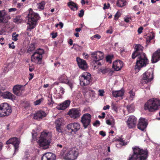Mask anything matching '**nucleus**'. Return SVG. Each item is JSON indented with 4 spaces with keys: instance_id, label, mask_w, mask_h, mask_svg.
Segmentation results:
<instances>
[{
    "instance_id": "nucleus-1",
    "label": "nucleus",
    "mask_w": 160,
    "mask_h": 160,
    "mask_svg": "<svg viewBox=\"0 0 160 160\" xmlns=\"http://www.w3.org/2000/svg\"><path fill=\"white\" fill-rule=\"evenodd\" d=\"M133 153L130 156L128 160H146L148 156L147 150H143L138 147L132 148Z\"/></svg>"
},
{
    "instance_id": "nucleus-2",
    "label": "nucleus",
    "mask_w": 160,
    "mask_h": 160,
    "mask_svg": "<svg viewBox=\"0 0 160 160\" xmlns=\"http://www.w3.org/2000/svg\"><path fill=\"white\" fill-rule=\"evenodd\" d=\"M67 148H63L61 152H60L59 157L60 158H63L66 160H73L76 159L78 154V150L76 147L70 148L66 152Z\"/></svg>"
},
{
    "instance_id": "nucleus-3",
    "label": "nucleus",
    "mask_w": 160,
    "mask_h": 160,
    "mask_svg": "<svg viewBox=\"0 0 160 160\" xmlns=\"http://www.w3.org/2000/svg\"><path fill=\"white\" fill-rule=\"evenodd\" d=\"M52 137V135L51 133L46 132L43 131L41 132L38 141L39 146L44 149L48 148L51 142Z\"/></svg>"
},
{
    "instance_id": "nucleus-4",
    "label": "nucleus",
    "mask_w": 160,
    "mask_h": 160,
    "mask_svg": "<svg viewBox=\"0 0 160 160\" xmlns=\"http://www.w3.org/2000/svg\"><path fill=\"white\" fill-rule=\"evenodd\" d=\"M28 26L27 27V30L31 31L35 28L38 23V21L40 18L38 14L34 12L30 8L28 15Z\"/></svg>"
},
{
    "instance_id": "nucleus-5",
    "label": "nucleus",
    "mask_w": 160,
    "mask_h": 160,
    "mask_svg": "<svg viewBox=\"0 0 160 160\" xmlns=\"http://www.w3.org/2000/svg\"><path fill=\"white\" fill-rule=\"evenodd\" d=\"M160 108V100L158 98H153L148 100L144 104L145 110L153 112Z\"/></svg>"
},
{
    "instance_id": "nucleus-6",
    "label": "nucleus",
    "mask_w": 160,
    "mask_h": 160,
    "mask_svg": "<svg viewBox=\"0 0 160 160\" xmlns=\"http://www.w3.org/2000/svg\"><path fill=\"white\" fill-rule=\"evenodd\" d=\"M79 79L80 85L82 87L92 84L94 81V79L92 77L91 74L87 72L80 76Z\"/></svg>"
},
{
    "instance_id": "nucleus-7",
    "label": "nucleus",
    "mask_w": 160,
    "mask_h": 160,
    "mask_svg": "<svg viewBox=\"0 0 160 160\" xmlns=\"http://www.w3.org/2000/svg\"><path fill=\"white\" fill-rule=\"evenodd\" d=\"M91 57L93 61V66L94 69L98 68L99 66L101 65L99 61L102 60L104 58V54L100 51L94 52H92Z\"/></svg>"
},
{
    "instance_id": "nucleus-8",
    "label": "nucleus",
    "mask_w": 160,
    "mask_h": 160,
    "mask_svg": "<svg viewBox=\"0 0 160 160\" xmlns=\"http://www.w3.org/2000/svg\"><path fill=\"white\" fill-rule=\"evenodd\" d=\"M44 53V49L40 48L37 49L31 56V61L38 64H41L42 63V55Z\"/></svg>"
},
{
    "instance_id": "nucleus-9",
    "label": "nucleus",
    "mask_w": 160,
    "mask_h": 160,
    "mask_svg": "<svg viewBox=\"0 0 160 160\" xmlns=\"http://www.w3.org/2000/svg\"><path fill=\"white\" fill-rule=\"evenodd\" d=\"M137 57L138 59L135 68L136 69L140 70L141 68L146 66L148 64L149 61L145 53H142Z\"/></svg>"
},
{
    "instance_id": "nucleus-10",
    "label": "nucleus",
    "mask_w": 160,
    "mask_h": 160,
    "mask_svg": "<svg viewBox=\"0 0 160 160\" xmlns=\"http://www.w3.org/2000/svg\"><path fill=\"white\" fill-rule=\"evenodd\" d=\"M11 107L7 103L0 104V117H3L9 115L12 112Z\"/></svg>"
},
{
    "instance_id": "nucleus-11",
    "label": "nucleus",
    "mask_w": 160,
    "mask_h": 160,
    "mask_svg": "<svg viewBox=\"0 0 160 160\" xmlns=\"http://www.w3.org/2000/svg\"><path fill=\"white\" fill-rule=\"evenodd\" d=\"M153 78V73L151 70H148L143 74L141 83L144 84L150 82Z\"/></svg>"
},
{
    "instance_id": "nucleus-12",
    "label": "nucleus",
    "mask_w": 160,
    "mask_h": 160,
    "mask_svg": "<svg viewBox=\"0 0 160 160\" xmlns=\"http://www.w3.org/2000/svg\"><path fill=\"white\" fill-rule=\"evenodd\" d=\"M91 119V116L90 114L85 113L82 116L81 121L85 129L90 126Z\"/></svg>"
},
{
    "instance_id": "nucleus-13",
    "label": "nucleus",
    "mask_w": 160,
    "mask_h": 160,
    "mask_svg": "<svg viewBox=\"0 0 160 160\" xmlns=\"http://www.w3.org/2000/svg\"><path fill=\"white\" fill-rule=\"evenodd\" d=\"M20 143V140L16 137H13L10 138L7 141L6 144L7 145L9 144H12L14 147L15 152H16L18 151L19 145Z\"/></svg>"
},
{
    "instance_id": "nucleus-14",
    "label": "nucleus",
    "mask_w": 160,
    "mask_h": 160,
    "mask_svg": "<svg viewBox=\"0 0 160 160\" xmlns=\"http://www.w3.org/2000/svg\"><path fill=\"white\" fill-rule=\"evenodd\" d=\"M134 49L135 51L132 53V58L133 59H134L138 56H140L142 53H144L143 52V47L140 44L136 45Z\"/></svg>"
},
{
    "instance_id": "nucleus-15",
    "label": "nucleus",
    "mask_w": 160,
    "mask_h": 160,
    "mask_svg": "<svg viewBox=\"0 0 160 160\" xmlns=\"http://www.w3.org/2000/svg\"><path fill=\"white\" fill-rule=\"evenodd\" d=\"M69 116L73 119H76L80 117L81 110L79 108H73L71 109L68 112Z\"/></svg>"
},
{
    "instance_id": "nucleus-16",
    "label": "nucleus",
    "mask_w": 160,
    "mask_h": 160,
    "mask_svg": "<svg viewBox=\"0 0 160 160\" xmlns=\"http://www.w3.org/2000/svg\"><path fill=\"white\" fill-rule=\"evenodd\" d=\"M137 119L134 116H130L127 121V125L129 128L131 129L135 127L137 122Z\"/></svg>"
},
{
    "instance_id": "nucleus-17",
    "label": "nucleus",
    "mask_w": 160,
    "mask_h": 160,
    "mask_svg": "<svg viewBox=\"0 0 160 160\" xmlns=\"http://www.w3.org/2000/svg\"><path fill=\"white\" fill-rule=\"evenodd\" d=\"M148 124L147 121L145 118H141L139 119L137 128L140 130H144L147 127Z\"/></svg>"
},
{
    "instance_id": "nucleus-18",
    "label": "nucleus",
    "mask_w": 160,
    "mask_h": 160,
    "mask_svg": "<svg viewBox=\"0 0 160 160\" xmlns=\"http://www.w3.org/2000/svg\"><path fill=\"white\" fill-rule=\"evenodd\" d=\"M79 67L82 70H86L88 68V64L85 60L77 57L76 59Z\"/></svg>"
},
{
    "instance_id": "nucleus-19",
    "label": "nucleus",
    "mask_w": 160,
    "mask_h": 160,
    "mask_svg": "<svg viewBox=\"0 0 160 160\" xmlns=\"http://www.w3.org/2000/svg\"><path fill=\"white\" fill-rule=\"evenodd\" d=\"M123 66V63L122 61L117 60L113 62L112 66V68L115 71L120 70Z\"/></svg>"
},
{
    "instance_id": "nucleus-20",
    "label": "nucleus",
    "mask_w": 160,
    "mask_h": 160,
    "mask_svg": "<svg viewBox=\"0 0 160 160\" xmlns=\"http://www.w3.org/2000/svg\"><path fill=\"white\" fill-rule=\"evenodd\" d=\"M47 115L45 111L40 110L38 111L34 114L33 118L39 121L42 118L46 117Z\"/></svg>"
},
{
    "instance_id": "nucleus-21",
    "label": "nucleus",
    "mask_w": 160,
    "mask_h": 160,
    "mask_svg": "<svg viewBox=\"0 0 160 160\" xmlns=\"http://www.w3.org/2000/svg\"><path fill=\"white\" fill-rule=\"evenodd\" d=\"M159 60H160V49H158L152 54L151 62L152 63H155Z\"/></svg>"
},
{
    "instance_id": "nucleus-22",
    "label": "nucleus",
    "mask_w": 160,
    "mask_h": 160,
    "mask_svg": "<svg viewBox=\"0 0 160 160\" xmlns=\"http://www.w3.org/2000/svg\"><path fill=\"white\" fill-rule=\"evenodd\" d=\"M22 85H17L13 88V93L18 96H20L22 94L23 89Z\"/></svg>"
},
{
    "instance_id": "nucleus-23",
    "label": "nucleus",
    "mask_w": 160,
    "mask_h": 160,
    "mask_svg": "<svg viewBox=\"0 0 160 160\" xmlns=\"http://www.w3.org/2000/svg\"><path fill=\"white\" fill-rule=\"evenodd\" d=\"M80 127V124L76 122L71 123L67 126V128L71 130H79Z\"/></svg>"
},
{
    "instance_id": "nucleus-24",
    "label": "nucleus",
    "mask_w": 160,
    "mask_h": 160,
    "mask_svg": "<svg viewBox=\"0 0 160 160\" xmlns=\"http://www.w3.org/2000/svg\"><path fill=\"white\" fill-rule=\"evenodd\" d=\"M55 156L52 153H46L44 154L42 157V160H54Z\"/></svg>"
},
{
    "instance_id": "nucleus-25",
    "label": "nucleus",
    "mask_w": 160,
    "mask_h": 160,
    "mask_svg": "<svg viewBox=\"0 0 160 160\" xmlns=\"http://www.w3.org/2000/svg\"><path fill=\"white\" fill-rule=\"evenodd\" d=\"M57 130H61L62 126L64 124L63 119L61 118L57 119L55 122Z\"/></svg>"
},
{
    "instance_id": "nucleus-26",
    "label": "nucleus",
    "mask_w": 160,
    "mask_h": 160,
    "mask_svg": "<svg viewBox=\"0 0 160 160\" xmlns=\"http://www.w3.org/2000/svg\"><path fill=\"white\" fill-rule=\"evenodd\" d=\"M2 97L4 99L11 100L14 99L15 98L14 95L9 92H2Z\"/></svg>"
},
{
    "instance_id": "nucleus-27",
    "label": "nucleus",
    "mask_w": 160,
    "mask_h": 160,
    "mask_svg": "<svg viewBox=\"0 0 160 160\" xmlns=\"http://www.w3.org/2000/svg\"><path fill=\"white\" fill-rule=\"evenodd\" d=\"M71 101L69 100L65 101L59 105V109L60 110H64L68 107L70 105Z\"/></svg>"
},
{
    "instance_id": "nucleus-28",
    "label": "nucleus",
    "mask_w": 160,
    "mask_h": 160,
    "mask_svg": "<svg viewBox=\"0 0 160 160\" xmlns=\"http://www.w3.org/2000/svg\"><path fill=\"white\" fill-rule=\"evenodd\" d=\"M124 92L123 90L119 91H113L112 94L114 97L117 98L118 97H122L124 95Z\"/></svg>"
},
{
    "instance_id": "nucleus-29",
    "label": "nucleus",
    "mask_w": 160,
    "mask_h": 160,
    "mask_svg": "<svg viewBox=\"0 0 160 160\" xmlns=\"http://www.w3.org/2000/svg\"><path fill=\"white\" fill-rule=\"evenodd\" d=\"M68 7L70 8L71 9L74 11V8L76 9V10H77L78 8V6L77 3H75L72 1H70L67 3Z\"/></svg>"
},
{
    "instance_id": "nucleus-30",
    "label": "nucleus",
    "mask_w": 160,
    "mask_h": 160,
    "mask_svg": "<svg viewBox=\"0 0 160 160\" xmlns=\"http://www.w3.org/2000/svg\"><path fill=\"white\" fill-rule=\"evenodd\" d=\"M127 4L126 0H117L116 5L117 6L120 8H122L125 6Z\"/></svg>"
},
{
    "instance_id": "nucleus-31",
    "label": "nucleus",
    "mask_w": 160,
    "mask_h": 160,
    "mask_svg": "<svg viewBox=\"0 0 160 160\" xmlns=\"http://www.w3.org/2000/svg\"><path fill=\"white\" fill-rule=\"evenodd\" d=\"M47 100L48 101L47 104L50 107H52L53 104L54 103V101L52 100V96L50 95L47 97Z\"/></svg>"
},
{
    "instance_id": "nucleus-32",
    "label": "nucleus",
    "mask_w": 160,
    "mask_h": 160,
    "mask_svg": "<svg viewBox=\"0 0 160 160\" xmlns=\"http://www.w3.org/2000/svg\"><path fill=\"white\" fill-rule=\"evenodd\" d=\"M45 5V2L44 1H43L37 4V7L38 8L43 10L44 8Z\"/></svg>"
},
{
    "instance_id": "nucleus-33",
    "label": "nucleus",
    "mask_w": 160,
    "mask_h": 160,
    "mask_svg": "<svg viewBox=\"0 0 160 160\" xmlns=\"http://www.w3.org/2000/svg\"><path fill=\"white\" fill-rule=\"evenodd\" d=\"M127 108L128 112L129 113L132 112L134 111V108L133 105H132L130 104L128 105Z\"/></svg>"
},
{
    "instance_id": "nucleus-34",
    "label": "nucleus",
    "mask_w": 160,
    "mask_h": 160,
    "mask_svg": "<svg viewBox=\"0 0 160 160\" xmlns=\"http://www.w3.org/2000/svg\"><path fill=\"white\" fill-rule=\"evenodd\" d=\"M113 55H108L106 57V60L107 62L111 63L112 62V59L113 58Z\"/></svg>"
},
{
    "instance_id": "nucleus-35",
    "label": "nucleus",
    "mask_w": 160,
    "mask_h": 160,
    "mask_svg": "<svg viewBox=\"0 0 160 160\" xmlns=\"http://www.w3.org/2000/svg\"><path fill=\"white\" fill-rule=\"evenodd\" d=\"M35 49V45L33 44H31L28 49V52H32Z\"/></svg>"
},
{
    "instance_id": "nucleus-36",
    "label": "nucleus",
    "mask_w": 160,
    "mask_h": 160,
    "mask_svg": "<svg viewBox=\"0 0 160 160\" xmlns=\"http://www.w3.org/2000/svg\"><path fill=\"white\" fill-rule=\"evenodd\" d=\"M44 100L43 98H41L38 100H36V101L34 102V104L35 105H37L40 104L41 103L43 102Z\"/></svg>"
},
{
    "instance_id": "nucleus-37",
    "label": "nucleus",
    "mask_w": 160,
    "mask_h": 160,
    "mask_svg": "<svg viewBox=\"0 0 160 160\" xmlns=\"http://www.w3.org/2000/svg\"><path fill=\"white\" fill-rule=\"evenodd\" d=\"M18 34H16V32L13 33L12 35V40L15 41H17L18 40Z\"/></svg>"
},
{
    "instance_id": "nucleus-38",
    "label": "nucleus",
    "mask_w": 160,
    "mask_h": 160,
    "mask_svg": "<svg viewBox=\"0 0 160 160\" xmlns=\"http://www.w3.org/2000/svg\"><path fill=\"white\" fill-rule=\"evenodd\" d=\"M129 93L130 94V98L131 99L133 100L134 97L135 96V92L132 91V90H130Z\"/></svg>"
},
{
    "instance_id": "nucleus-39",
    "label": "nucleus",
    "mask_w": 160,
    "mask_h": 160,
    "mask_svg": "<svg viewBox=\"0 0 160 160\" xmlns=\"http://www.w3.org/2000/svg\"><path fill=\"white\" fill-rule=\"evenodd\" d=\"M111 107L112 109L116 111L117 110L118 108L116 104L114 102H112L111 104Z\"/></svg>"
},
{
    "instance_id": "nucleus-40",
    "label": "nucleus",
    "mask_w": 160,
    "mask_h": 160,
    "mask_svg": "<svg viewBox=\"0 0 160 160\" xmlns=\"http://www.w3.org/2000/svg\"><path fill=\"white\" fill-rule=\"evenodd\" d=\"M59 89H60V91L59 94L60 95H62L65 92L64 89L61 87H60Z\"/></svg>"
},
{
    "instance_id": "nucleus-41",
    "label": "nucleus",
    "mask_w": 160,
    "mask_h": 160,
    "mask_svg": "<svg viewBox=\"0 0 160 160\" xmlns=\"http://www.w3.org/2000/svg\"><path fill=\"white\" fill-rule=\"evenodd\" d=\"M100 124V122L98 120H96L94 123H93V125L96 127L99 126Z\"/></svg>"
},
{
    "instance_id": "nucleus-42",
    "label": "nucleus",
    "mask_w": 160,
    "mask_h": 160,
    "mask_svg": "<svg viewBox=\"0 0 160 160\" xmlns=\"http://www.w3.org/2000/svg\"><path fill=\"white\" fill-rule=\"evenodd\" d=\"M110 6V4L109 3L106 4V3L104 4V7H103V9L104 10L108 9L109 8Z\"/></svg>"
},
{
    "instance_id": "nucleus-43",
    "label": "nucleus",
    "mask_w": 160,
    "mask_h": 160,
    "mask_svg": "<svg viewBox=\"0 0 160 160\" xmlns=\"http://www.w3.org/2000/svg\"><path fill=\"white\" fill-rule=\"evenodd\" d=\"M21 21V20L18 17H16L13 19V22L16 23H19Z\"/></svg>"
},
{
    "instance_id": "nucleus-44",
    "label": "nucleus",
    "mask_w": 160,
    "mask_h": 160,
    "mask_svg": "<svg viewBox=\"0 0 160 160\" xmlns=\"http://www.w3.org/2000/svg\"><path fill=\"white\" fill-rule=\"evenodd\" d=\"M120 12L118 11L115 14L114 16V19L115 20H117L119 17L120 16L119 14Z\"/></svg>"
},
{
    "instance_id": "nucleus-45",
    "label": "nucleus",
    "mask_w": 160,
    "mask_h": 160,
    "mask_svg": "<svg viewBox=\"0 0 160 160\" xmlns=\"http://www.w3.org/2000/svg\"><path fill=\"white\" fill-rule=\"evenodd\" d=\"M110 69L109 68H106L105 69H103L101 71V72L103 74H105L108 72L109 71Z\"/></svg>"
},
{
    "instance_id": "nucleus-46",
    "label": "nucleus",
    "mask_w": 160,
    "mask_h": 160,
    "mask_svg": "<svg viewBox=\"0 0 160 160\" xmlns=\"http://www.w3.org/2000/svg\"><path fill=\"white\" fill-rule=\"evenodd\" d=\"M84 14V11L83 9L81 10L80 11V13L78 14V16L80 17H83Z\"/></svg>"
},
{
    "instance_id": "nucleus-47",
    "label": "nucleus",
    "mask_w": 160,
    "mask_h": 160,
    "mask_svg": "<svg viewBox=\"0 0 160 160\" xmlns=\"http://www.w3.org/2000/svg\"><path fill=\"white\" fill-rule=\"evenodd\" d=\"M51 35L52 36V38H55L58 36V33L57 32H52V33H51Z\"/></svg>"
},
{
    "instance_id": "nucleus-48",
    "label": "nucleus",
    "mask_w": 160,
    "mask_h": 160,
    "mask_svg": "<svg viewBox=\"0 0 160 160\" xmlns=\"http://www.w3.org/2000/svg\"><path fill=\"white\" fill-rule=\"evenodd\" d=\"M99 92V95L101 96H103V94L104 93V91L103 90H98Z\"/></svg>"
},
{
    "instance_id": "nucleus-49",
    "label": "nucleus",
    "mask_w": 160,
    "mask_h": 160,
    "mask_svg": "<svg viewBox=\"0 0 160 160\" xmlns=\"http://www.w3.org/2000/svg\"><path fill=\"white\" fill-rule=\"evenodd\" d=\"M96 38L98 39L101 38V36L98 34H96L94 35L93 37H92V39H93V38Z\"/></svg>"
},
{
    "instance_id": "nucleus-50",
    "label": "nucleus",
    "mask_w": 160,
    "mask_h": 160,
    "mask_svg": "<svg viewBox=\"0 0 160 160\" xmlns=\"http://www.w3.org/2000/svg\"><path fill=\"white\" fill-rule=\"evenodd\" d=\"M17 10L16 8H9L8 9V12H15Z\"/></svg>"
},
{
    "instance_id": "nucleus-51",
    "label": "nucleus",
    "mask_w": 160,
    "mask_h": 160,
    "mask_svg": "<svg viewBox=\"0 0 160 160\" xmlns=\"http://www.w3.org/2000/svg\"><path fill=\"white\" fill-rule=\"evenodd\" d=\"M108 72V75L110 76H111L112 75L113 73L114 72V71L111 70L110 69L109 71Z\"/></svg>"
},
{
    "instance_id": "nucleus-52",
    "label": "nucleus",
    "mask_w": 160,
    "mask_h": 160,
    "mask_svg": "<svg viewBox=\"0 0 160 160\" xmlns=\"http://www.w3.org/2000/svg\"><path fill=\"white\" fill-rule=\"evenodd\" d=\"M143 28L142 27H140L139 28L138 30V33L140 34L142 32V30H143Z\"/></svg>"
},
{
    "instance_id": "nucleus-53",
    "label": "nucleus",
    "mask_w": 160,
    "mask_h": 160,
    "mask_svg": "<svg viewBox=\"0 0 160 160\" xmlns=\"http://www.w3.org/2000/svg\"><path fill=\"white\" fill-rule=\"evenodd\" d=\"M105 117V113L104 112H103L102 113V116H99L98 117L100 118H104Z\"/></svg>"
},
{
    "instance_id": "nucleus-54",
    "label": "nucleus",
    "mask_w": 160,
    "mask_h": 160,
    "mask_svg": "<svg viewBox=\"0 0 160 160\" xmlns=\"http://www.w3.org/2000/svg\"><path fill=\"white\" fill-rule=\"evenodd\" d=\"M67 84L70 87V88L71 89L73 87L72 84V83L71 82L68 81V82Z\"/></svg>"
},
{
    "instance_id": "nucleus-55",
    "label": "nucleus",
    "mask_w": 160,
    "mask_h": 160,
    "mask_svg": "<svg viewBox=\"0 0 160 160\" xmlns=\"http://www.w3.org/2000/svg\"><path fill=\"white\" fill-rule=\"evenodd\" d=\"M99 134L100 135L102 136L103 137H104L106 135V133L105 132H104L103 131H101L99 132Z\"/></svg>"
},
{
    "instance_id": "nucleus-56",
    "label": "nucleus",
    "mask_w": 160,
    "mask_h": 160,
    "mask_svg": "<svg viewBox=\"0 0 160 160\" xmlns=\"http://www.w3.org/2000/svg\"><path fill=\"white\" fill-rule=\"evenodd\" d=\"M29 75L30 76L29 77V80H30L33 78V76H34V74L30 73L29 74Z\"/></svg>"
},
{
    "instance_id": "nucleus-57",
    "label": "nucleus",
    "mask_w": 160,
    "mask_h": 160,
    "mask_svg": "<svg viewBox=\"0 0 160 160\" xmlns=\"http://www.w3.org/2000/svg\"><path fill=\"white\" fill-rule=\"evenodd\" d=\"M110 108V106L109 105H107L106 106H104L103 107V109L104 110H106L107 109H108Z\"/></svg>"
},
{
    "instance_id": "nucleus-58",
    "label": "nucleus",
    "mask_w": 160,
    "mask_h": 160,
    "mask_svg": "<svg viewBox=\"0 0 160 160\" xmlns=\"http://www.w3.org/2000/svg\"><path fill=\"white\" fill-rule=\"evenodd\" d=\"M32 138L34 139L35 138L36 136H37V134L36 132L32 133Z\"/></svg>"
},
{
    "instance_id": "nucleus-59",
    "label": "nucleus",
    "mask_w": 160,
    "mask_h": 160,
    "mask_svg": "<svg viewBox=\"0 0 160 160\" xmlns=\"http://www.w3.org/2000/svg\"><path fill=\"white\" fill-rule=\"evenodd\" d=\"M56 147L57 148H62V145L61 144H57L56 145Z\"/></svg>"
},
{
    "instance_id": "nucleus-60",
    "label": "nucleus",
    "mask_w": 160,
    "mask_h": 160,
    "mask_svg": "<svg viewBox=\"0 0 160 160\" xmlns=\"http://www.w3.org/2000/svg\"><path fill=\"white\" fill-rule=\"evenodd\" d=\"M34 69V68L32 66H29V70L30 72H32Z\"/></svg>"
},
{
    "instance_id": "nucleus-61",
    "label": "nucleus",
    "mask_w": 160,
    "mask_h": 160,
    "mask_svg": "<svg viewBox=\"0 0 160 160\" xmlns=\"http://www.w3.org/2000/svg\"><path fill=\"white\" fill-rule=\"evenodd\" d=\"M154 35L153 34L152 35V36H150L149 37V42H150V41L154 38Z\"/></svg>"
},
{
    "instance_id": "nucleus-62",
    "label": "nucleus",
    "mask_w": 160,
    "mask_h": 160,
    "mask_svg": "<svg viewBox=\"0 0 160 160\" xmlns=\"http://www.w3.org/2000/svg\"><path fill=\"white\" fill-rule=\"evenodd\" d=\"M106 32L107 33L112 34V29H109L107 30L106 31Z\"/></svg>"
},
{
    "instance_id": "nucleus-63",
    "label": "nucleus",
    "mask_w": 160,
    "mask_h": 160,
    "mask_svg": "<svg viewBox=\"0 0 160 160\" xmlns=\"http://www.w3.org/2000/svg\"><path fill=\"white\" fill-rule=\"evenodd\" d=\"M69 44L70 45H72L73 44V40L71 39H70L69 40V42H68Z\"/></svg>"
},
{
    "instance_id": "nucleus-64",
    "label": "nucleus",
    "mask_w": 160,
    "mask_h": 160,
    "mask_svg": "<svg viewBox=\"0 0 160 160\" xmlns=\"http://www.w3.org/2000/svg\"><path fill=\"white\" fill-rule=\"evenodd\" d=\"M133 9L135 11L138 10V6L136 5L134 6L133 8Z\"/></svg>"
}]
</instances>
